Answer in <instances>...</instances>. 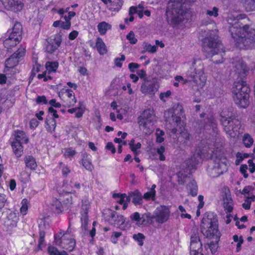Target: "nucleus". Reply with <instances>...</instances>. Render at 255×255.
I'll return each mask as SVG.
<instances>
[{
    "label": "nucleus",
    "mask_w": 255,
    "mask_h": 255,
    "mask_svg": "<svg viewBox=\"0 0 255 255\" xmlns=\"http://www.w3.org/2000/svg\"><path fill=\"white\" fill-rule=\"evenodd\" d=\"M227 21L231 35L240 49L252 48L255 43V29L251 27L250 20L244 14H228Z\"/></svg>",
    "instance_id": "nucleus-1"
},
{
    "label": "nucleus",
    "mask_w": 255,
    "mask_h": 255,
    "mask_svg": "<svg viewBox=\"0 0 255 255\" xmlns=\"http://www.w3.org/2000/svg\"><path fill=\"white\" fill-rule=\"evenodd\" d=\"M217 30L210 31L202 41V48L207 58H212V61L219 64L223 62L221 44L218 39Z\"/></svg>",
    "instance_id": "nucleus-2"
},
{
    "label": "nucleus",
    "mask_w": 255,
    "mask_h": 255,
    "mask_svg": "<svg viewBox=\"0 0 255 255\" xmlns=\"http://www.w3.org/2000/svg\"><path fill=\"white\" fill-rule=\"evenodd\" d=\"M250 92V89L243 79L234 83L232 91L233 98L239 107L246 108L249 106Z\"/></svg>",
    "instance_id": "nucleus-3"
},
{
    "label": "nucleus",
    "mask_w": 255,
    "mask_h": 255,
    "mask_svg": "<svg viewBox=\"0 0 255 255\" xmlns=\"http://www.w3.org/2000/svg\"><path fill=\"white\" fill-rule=\"evenodd\" d=\"M186 75L190 81H193L200 87L204 86L206 82L204 73V67L200 59L194 60L190 69L187 71Z\"/></svg>",
    "instance_id": "nucleus-4"
},
{
    "label": "nucleus",
    "mask_w": 255,
    "mask_h": 255,
    "mask_svg": "<svg viewBox=\"0 0 255 255\" xmlns=\"http://www.w3.org/2000/svg\"><path fill=\"white\" fill-rule=\"evenodd\" d=\"M22 33V25L20 23L15 22L13 27L7 30L5 34L3 45L7 48L15 46L21 39Z\"/></svg>",
    "instance_id": "nucleus-5"
},
{
    "label": "nucleus",
    "mask_w": 255,
    "mask_h": 255,
    "mask_svg": "<svg viewBox=\"0 0 255 255\" xmlns=\"http://www.w3.org/2000/svg\"><path fill=\"white\" fill-rule=\"evenodd\" d=\"M220 121L225 131L228 134L232 135V132L237 131L239 129V121L232 113H226L223 111L220 114Z\"/></svg>",
    "instance_id": "nucleus-6"
},
{
    "label": "nucleus",
    "mask_w": 255,
    "mask_h": 255,
    "mask_svg": "<svg viewBox=\"0 0 255 255\" xmlns=\"http://www.w3.org/2000/svg\"><path fill=\"white\" fill-rule=\"evenodd\" d=\"M212 152L213 154L210 157L212 165L209 167L208 172L211 177H217L227 170V165L225 161L218 157L217 153H214L213 151Z\"/></svg>",
    "instance_id": "nucleus-7"
},
{
    "label": "nucleus",
    "mask_w": 255,
    "mask_h": 255,
    "mask_svg": "<svg viewBox=\"0 0 255 255\" xmlns=\"http://www.w3.org/2000/svg\"><path fill=\"white\" fill-rule=\"evenodd\" d=\"M201 231L207 238H212L218 231L217 220L213 214H209L207 217L202 219L201 224Z\"/></svg>",
    "instance_id": "nucleus-8"
},
{
    "label": "nucleus",
    "mask_w": 255,
    "mask_h": 255,
    "mask_svg": "<svg viewBox=\"0 0 255 255\" xmlns=\"http://www.w3.org/2000/svg\"><path fill=\"white\" fill-rule=\"evenodd\" d=\"M55 244L62 248L72 251L75 246L76 243L72 235L69 232L63 233L62 232L56 234L54 236Z\"/></svg>",
    "instance_id": "nucleus-9"
},
{
    "label": "nucleus",
    "mask_w": 255,
    "mask_h": 255,
    "mask_svg": "<svg viewBox=\"0 0 255 255\" xmlns=\"http://www.w3.org/2000/svg\"><path fill=\"white\" fill-rule=\"evenodd\" d=\"M25 50L22 47H19L17 50L9 58H8L5 62V72H7L10 69H13V68L16 66L25 54Z\"/></svg>",
    "instance_id": "nucleus-10"
},
{
    "label": "nucleus",
    "mask_w": 255,
    "mask_h": 255,
    "mask_svg": "<svg viewBox=\"0 0 255 255\" xmlns=\"http://www.w3.org/2000/svg\"><path fill=\"white\" fill-rule=\"evenodd\" d=\"M170 212L166 206H160L156 208L152 216L150 215L149 219H154L159 224L166 222L169 219Z\"/></svg>",
    "instance_id": "nucleus-11"
},
{
    "label": "nucleus",
    "mask_w": 255,
    "mask_h": 255,
    "mask_svg": "<svg viewBox=\"0 0 255 255\" xmlns=\"http://www.w3.org/2000/svg\"><path fill=\"white\" fill-rule=\"evenodd\" d=\"M141 92L144 94L154 95L157 91L156 84L151 78H144L141 88Z\"/></svg>",
    "instance_id": "nucleus-12"
},
{
    "label": "nucleus",
    "mask_w": 255,
    "mask_h": 255,
    "mask_svg": "<svg viewBox=\"0 0 255 255\" xmlns=\"http://www.w3.org/2000/svg\"><path fill=\"white\" fill-rule=\"evenodd\" d=\"M150 217L149 214H144L141 216L139 213L136 212L130 216V218L132 222H136L138 226H145L149 223Z\"/></svg>",
    "instance_id": "nucleus-13"
},
{
    "label": "nucleus",
    "mask_w": 255,
    "mask_h": 255,
    "mask_svg": "<svg viewBox=\"0 0 255 255\" xmlns=\"http://www.w3.org/2000/svg\"><path fill=\"white\" fill-rule=\"evenodd\" d=\"M3 6L8 10L15 12L20 11L23 8V4L20 1L14 0H0Z\"/></svg>",
    "instance_id": "nucleus-14"
},
{
    "label": "nucleus",
    "mask_w": 255,
    "mask_h": 255,
    "mask_svg": "<svg viewBox=\"0 0 255 255\" xmlns=\"http://www.w3.org/2000/svg\"><path fill=\"white\" fill-rule=\"evenodd\" d=\"M61 41V37L59 35H56L53 38H49L46 46V51L50 53L54 52L59 47Z\"/></svg>",
    "instance_id": "nucleus-15"
},
{
    "label": "nucleus",
    "mask_w": 255,
    "mask_h": 255,
    "mask_svg": "<svg viewBox=\"0 0 255 255\" xmlns=\"http://www.w3.org/2000/svg\"><path fill=\"white\" fill-rule=\"evenodd\" d=\"M154 121H150L146 119H143V117L139 116L138 117V124L141 130H142L145 133H150L152 132V127L153 125Z\"/></svg>",
    "instance_id": "nucleus-16"
},
{
    "label": "nucleus",
    "mask_w": 255,
    "mask_h": 255,
    "mask_svg": "<svg viewBox=\"0 0 255 255\" xmlns=\"http://www.w3.org/2000/svg\"><path fill=\"white\" fill-rule=\"evenodd\" d=\"M12 141L21 144H26L29 139L26 133L22 130H17L14 131Z\"/></svg>",
    "instance_id": "nucleus-17"
},
{
    "label": "nucleus",
    "mask_w": 255,
    "mask_h": 255,
    "mask_svg": "<svg viewBox=\"0 0 255 255\" xmlns=\"http://www.w3.org/2000/svg\"><path fill=\"white\" fill-rule=\"evenodd\" d=\"M202 157V154H200L199 152L193 154L186 160L185 164H186L187 167L190 170L195 169L199 163V158H201Z\"/></svg>",
    "instance_id": "nucleus-18"
},
{
    "label": "nucleus",
    "mask_w": 255,
    "mask_h": 255,
    "mask_svg": "<svg viewBox=\"0 0 255 255\" xmlns=\"http://www.w3.org/2000/svg\"><path fill=\"white\" fill-rule=\"evenodd\" d=\"M59 200L64 203V208H66L67 210L73 204V199L71 192H66L60 193Z\"/></svg>",
    "instance_id": "nucleus-19"
},
{
    "label": "nucleus",
    "mask_w": 255,
    "mask_h": 255,
    "mask_svg": "<svg viewBox=\"0 0 255 255\" xmlns=\"http://www.w3.org/2000/svg\"><path fill=\"white\" fill-rule=\"evenodd\" d=\"M125 219L122 215L113 214V222L114 225L117 228L124 229L125 228Z\"/></svg>",
    "instance_id": "nucleus-20"
},
{
    "label": "nucleus",
    "mask_w": 255,
    "mask_h": 255,
    "mask_svg": "<svg viewBox=\"0 0 255 255\" xmlns=\"http://www.w3.org/2000/svg\"><path fill=\"white\" fill-rule=\"evenodd\" d=\"M188 193L192 196L197 195L198 187L194 179H189V182L186 187Z\"/></svg>",
    "instance_id": "nucleus-21"
},
{
    "label": "nucleus",
    "mask_w": 255,
    "mask_h": 255,
    "mask_svg": "<svg viewBox=\"0 0 255 255\" xmlns=\"http://www.w3.org/2000/svg\"><path fill=\"white\" fill-rule=\"evenodd\" d=\"M192 231L193 232L190 239V248H196V247H194V244L197 245V247H201L202 244L200 243L197 230L194 229Z\"/></svg>",
    "instance_id": "nucleus-22"
},
{
    "label": "nucleus",
    "mask_w": 255,
    "mask_h": 255,
    "mask_svg": "<svg viewBox=\"0 0 255 255\" xmlns=\"http://www.w3.org/2000/svg\"><path fill=\"white\" fill-rule=\"evenodd\" d=\"M23 144L11 141V145L12 151L15 155L19 158L22 156L23 153Z\"/></svg>",
    "instance_id": "nucleus-23"
},
{
    "label": "nucleus",
    "mask_w": 255,
    "mask_h": 255,
    "mask_svg": "<svg viewBox=\"0 0 255 255\" xmlns=\"http://www.w3.org/2000/svg\"><path fill=\"white\" fill-rule=\"evenodd\" d=\"M132 198V202L134 205H140L142 203V198L141 193L138 190H135L130 193Z\"/></svg>",
    "instance_id": "nucleus-24"
},
{
    "label": "nucleus",
    "mask_w": 255,
    "mask_h": 255,
    "mask_svg": "<svg viewBox=\"0 0 255 255\" xmlns=\"http://www.w3.org/2000/svg\"><path fill=\"white\" fill-rule=\"evenodd\" d=\"M26 166L31 170H34L37 167V163L35 158L30 155L26 156L24 158Z\"/></svg>",
    "instance_id": "nucleus-25"
},
{
    "label": "nucleus",
    "mask_w": 255,
    "mask_h": 255,
    "mask_svg": "<svg viewBox=\"0 0 255 255\" xmlns=\"http://www.w3.org/2000/svg\"><path fill=\"white\" fill-rule=\"evenodd\" d=\"M96 46L101 55L105 54L107 52L106 46L102 38L98 37L96 40Z\"/></svg>",
    "instance_id": "nucleus-26"
},
{
    "label": "nucleus",
    "mask_w": 255,
    "mask_h": 255,
    "mask_svg": "<svg viewBox=\"0 0 255 255\" xmlns=\"http://www.w3.org/2000/svg\"><path fill=\"white\" fill-rule=\"evenodd\" d=\"M56 127V121L54 119H47L45 121V128L47 130L50 132L55 131Z\"/></svg>",
    "instance_id": "nucleus-27"
},
{
    "label": "nucleus",
    "mask_w": 255,
    "mask_h": 255,
    "mask_svg": "<svg viewBox=\"0 0 255 255\" xmlns=\"http://www.w3.org/2000/svg\"><path fill=\"white\" fill-rule=\"evenodd\" d=\"M82 164L85 168L90 171L93 169V165L91 161V156L87 154H84L82 159Z\"/></svg>",
    "instance_id": "nucleus-28"
},
{
    "label": "nucleus",
    "mask_w": 255,
    "mask_h": 255,
    "mask_svg": "<svg viewBox=\"0 0 255 255\" xmlns=\"http://www.w3.org/2000/svg\"><path fill=\"white\" fill-rule=\"evenodd\" d=\"M214 124V119L213 117H207L203 121H201L199 124L201 128L208 129L209 128L213 127Z\"/></svg>",
    "instance_id": "nucleus-29"
},
{
    "label": "nucleus",
    "mask_w": 255,
    "mask_h": 255,
    "mask_svg": "<svg viewBox=\"0 0 255 255\" xmlns=\"http://www.w3.org/2000/svg\"><path fill=\"white\" fill-rule=\"evenodd\" d=\"M86 110V106L83 102H80L78 103V106L76 107L75 117L77 118H81Z\"/></svg>",
    "instance_id": "nucleus-30"
},
{
    "label": "nucleus",
    "mask_w": 255,
    "mask_h": 255,
    "mask_svg": "<svg viewBox=\"0 0 255 255\" xmlns=\"http://www.w3.org/2000/svg\"><path fill=\"white\" fill-rule=\"evenodd\" d=\"M237 72L241 76H244L249 71L247 65L243 63L239 62L236 67Z\"/></svg>",
    "instance_id": "nucleus-31"
},
{
    "label": "nucleus",
    "mask_w": 255,
    "mask_h": 255,
    "mask_svg": "<svg viewBox=\"0 0 255 255\" xmlns=\"http://www.w3.org/2000/svg\"><path fill=\"white\" fill-rule=\"evenodd\" d=\"M98 30L100 34H105L107 30L111 28V25L105 21L100 22L97 26Z\"/></svg>",
    "instance_id": "nucleus-32"
},
{
    "label": "nucleus",
    "mask_w": 255,
    "mask_h": 255,
    "mask_svg": "<svg viewBox=\"0 0 255 255\" xmlns=\"http://www.w3.org/2000/svg\"><path fill=\"white\" fill-rule=\"evenodd\" d=\"M58 65V63L57 62H46L45 67L48 74H50L51 72H55L56 71Z\"/></svg>",
    "instance_id": "nucleus-33"
},
{
    "label": "nucleus",
    "mask_w": 255,
    "mask_h": 255,
    "mask_svg": "<svg viewBox=\"0 0 255 255\" xmlns=\"http://www.w3.org/2000/svg\"><path fill=\"white\" fill-rule=\"evenodd\" d=\"M140 117H143V119H148L150 121H155V116L154 114L153 111L150 109L144 110Z\"/></svg>",
    "instance_id": "nucleus-34"
},
{
    "label": "nucleus",
    "mask_w": 255,
    "mask_h": 255,
    "mask_svg": "<svg viewBox=\"0 0 255 255\" xmlns=\"http://www.w3.org/2000/svg\"><path fill=\"white\" fill-rule=\"evenodd\" d=\"M254 139L249 133H245L243 137V142L244 145L247 147H250L254 143Z\"/></svg>",
    "instance_id": "nucleus-35"
},
{
    "label": "nucleus",
    "mask_w": 255,
    "mask_h": 255,
    "mask_svg": "<svg viewBox=\"0 0 255 255\" xmlns=\"http://www.w3.org/2000/svg\"><path fill=\"white\" fill-rule=\"evenodd\" d=\"M247 11L255 10V0H242Z\"/></svg>",
    "instance_id": "nucleus-36"
},
{
    "label": "nucleus",
    "mask_w": 255,
    "mask_h": 255,
    "mask_svg": "<svg viewBox=\"0 0 255 255\" xmlns=\"http://www.w3.org/2000/svg\"><path fill=\"white\" fill-rule=\"evenodd\" d=\"M21 206L20 209V213L22 215L24 216L27 213L28 207L29 205V202L26 199H23L21 202Z\"/></svg>",
    "instance_id": "nucleus-37"
},
{
    "label": "nucleus",
    "mask_w": 255,
    "mask_h": 255,
    "mask_svg": "<svg viewBox=\"0 0 255 255\" xmlns=\"http://www.w3.org/2000/svg\"><path fill=\"white\" fill-rule=\"evenodd\" d=\"M65 91L67 94V96L69 99V106H73L77 101L73 91L70 89H66Z\"/></svg>",
    "instance_id": "nucleus-38"
},
{
    "label": "nucleus",
    "mask_w": 255,
    "mask_h": 255,
    "mask_svg": "<svg viewBox=\"0 0 255 255\" xmlns=\"http://www.w3.org/2000/svg\"><path fill=\"white\" fill-rule=\"evenodd\" d=\"M223 204H230V202H233L229 189H225L224 194L223 196Z\"/></svg>",
    "instance_id": "nucleus-39"
},
{
    "label": "nucleus",
    "mask_w": 255,
    "mask_h": 255,
    "mask_svg": "<svg viewBox=\"0 0 255 255\" xmlns=\"http://www.w3.org/2000/svg\"><path fill=\"white\" fill-rule=\"evenodd\" d=\"M19 178L22 182L26 183L30 179V174L25 170H22L19 173Z\"/></svg>",
    "instance_id": "nucleus-40"
},
{
    "label": "nucleus",
    "mask_w": 255,
    "mask_h": 255,
    "mask_svg": "<svg viewBox=\"0 0 255 255\" xmlns=\"http://www.w3.org/2000/svg\"><path fill=\"white\" fill-rule=\"evenodd\" d=\"M126 197V194L114 193L113 194V198H114L117 202L120 204H123L125 202V198Z\"/></svg>",
    "instance_id": "nucleus-41"
},
{
    "label": "nucleus",
    "mask_w": 255,
    "mask_h": 255,
    "mask_svg": "<svg viewBox=\"0 0 255 255\" xmlns=\"http://www.w3.org/2000/svg\"><path fill=\"white\" fill-rule=\"evenodd\" d=\"M64 156L67 158H71L76 154V151L72 148H66L62 151Z\"/></svg>",
    "instance_id": "nucleus-42"
},
{
    "label": "nucleus",
    "mask_w": 255,
    "mask_h": 255,
    "mask_svg": "<svg viewBox=\"0 0 255 255\" xmlns=\"http://www.w3.org/2000/svg\"><path fill=\"white\" fill-rule=\"evenodd\" d=\"M123 0H113V11H118L123 4Z\"/></svg>",
    "instance_id": "nucleus-43"
},
{
    "label": "nucleus",
    "mask_w": 255,
    "mask_h": 255,
    "mask_svg": "<svg viewBox=\"0 0 255 255\" xmlns=\"http://www.w3.org/2000/svg\"><path fill=\"white\" fill-rule=\"evenodd\" d=\"M54 206L58 213H60L64 210H67L66 208L64 207V203L61 200H56L55 202Z\"/></svg>",
    "instance_id": "nucleus-44"
},
{
    "label": "nucleus",
    "mask_w": 255,
    "mask_h": 255,
    "mask_svg": "<svg viewBox=\"0 0 255 255\" xmlns=\"http://www.w3.org/2000/svg\"><path fill=\"white\" fill-rule=\"evenodd\" d=\"M219 8L217 7H213L212 9H207L206 11V15L211 17H217L218 16Z\"/></svg>",
    "instance_id": "nucleus-45"
},
{
    "label": "nucleus",
    "mask_w": 255,
    "mask_h": 255,
    "mask_svg": "<svg viewBox=\"0 0 255 255\" xmlns=\"http://www.w3.org/2000/svg\"><path fill=\"white\" fill-rule=\"evenodd\" d=\"M144 238V236L141 233H138L137 234H134L133 235V239L136 241L138 243V245L140 246L143 245V241Z\"/></svg>",
    "instance_id": "nucleus-46"
},
{
    "label": "nucleus",
    "mask_w": 255,
    "mask_h": 255,
    "mask_svg": "<svg viewBox=\"0 0 255 255\" xmlns=\"http://www.w3.org/2000/svg\"><path fill=\"white\" fill-rule=\"evenodd\" d=\"M126 60V57L124 55L122 54L120 57L115 58L114 63L115 66L117 67L121 68L123 65V62Z\"/></svg>",
    "instance_id": "nucleus-47"
},
{
    "label": "nucleus",
    "mask_w": 255,
    "mask_h": 255,
    "mask_svg": "<svg viewBox=\"0 0 255 255\" xmlns=\"http://www.w3.org/2000/svg\"><path fill=\"white\" fill-rule=\"evenodd\" d=\"M236 156L237 157V159L236 160V164L238 165L244 160V159L249 157V154L244 153L243 154L240 152H238Z\"/></svg>",
    "instance_id": "nucleus-48"
},
{
    "label": "nucleus",
    "mask_w": 255,
    "mask_h": 255,
    "mask_svg": "<svg viewBox=\"0 0 255 255\" xmlns=\"http://www.w3.org/2000/svg\"><path fill=\"white\" fill-rule=\"evenodd\" d=\"M155 193H156L155 191H151L150 190L149 191L145 193L143 195V198H144L146 200H149L150 199L154 200L155 196Z\"/></svg>",
    "instance_id": "nucleus-49"
},
{
    "label": "nucleus",
    "mask_w": 255,
    "mask_h": 255,
    "mask_svg": "<svg viewBox=\"0 0 255 255\" xmlns=\"http://www.w3.org/2000/svg\"><path fill=\"white\" fill-rule=\"evenodd\" d=\"M144 48L146 51L154 53L157 50V46L155 45H151L150 44L145 43H144Z\"/></svg>",
    "instance_id": "nucleus-50"
},
{
    "label": "nucleus",
    "mask_w": 255,
    "mask_h": 255,
    "mask_svg": "<svg viewBox=\"0 0 255 255\" xmlns=\"http://www.w3.org/2000/svg\"><path fill=\"white\" fill-rule=\"evenodd\" d=\"M44 238H45V233L40 231L39 232V240L38 242V247L40 250L42 249V248L43 247V243L44 242Z\"/></svg>",
    "instance_id": "nucleus-51"
},
{
    "label": "nucleus",
    "mask_w": 255,
    "mask_h": 255,
    "mask_svg": "<svg viewBox=\"0 0 255 255\" xmlns=\"http://www.w3.org/2000/svg\"><path fill=\"white\" fill-rule=\"evenodd\" d=\"M127 38L130 44H135L137 41L134 37V34L133 31H130L127 35Z\"/></svg>",
    "instance_id": "nucleus-52"
},
{
    "label": "nucleus",
    "mask_w": 255,
    "mask_h": 255,
    "mask_svg": "<svg viewBox=\"0 0 255 255\" xmlns=\"http://www.w3.org/2000/svg\"><path fill=\"white\" fill-rule=\"evenodd\" d=\"M60 168L61 169L62 174L64 176H67L70 172L69 167L67 165L63 164L62 163H60Z\"/></svg>",
    "instance_id": "nucleus-53"
},
{
    "label": "nucleus",
    "mask_w": 255,
    "mask_h": 255,
    "mask_svg": "<svg viewBox=\"0 0 255 255\" xmlns=\"http://www.w3.org/2000/svg\"><path fill=\"white\" fill-rule=\"evenodd\" d=\"M208 246L212 253H215L217 251L218 247V241H216L215 243L211 242L209 244H208Z\"/></svg>",
    "instance_id": "nucleus-54"
},
{
    "label": "nucleus",
    "mask_w": 255,
    "mask_h": 255,
    "mask_svg": "<svg viewBox=\"0 0 255 255\" xmlns=\"http://www.w3.org/2000/svg\"><path fill=\"white\" fill-rule=\"evenodd\" d=\"M89 207V201L87 199L82 200V208L84 211V213L87 214V212Z\"/></svg>",
    "instance_id": "nucleus-55"
},
{
    "label": "nucleus",
    "mask_w": 255,
    "mask_h": 255,
    "mask_svg": "<svg viewBox=\"0 0 255 255\" xmlns=\"http://www.w3.org/2000/svg\"><path fill=\"white\" fill-rule=\"evenodd\" d=\"M37 77L38 79H43L44 81L51 79V77L49 75V74H48L46 71L42 74H38Z\"/></svg>",
    "instance_id": "nucleus-56"
},
{
    "label": "nucleus",
    "mask_w": 255,
    "mask_h": 255,
    "mask_svg": "<svg viewBox=\"0 0 255 255\" xmlns=\"http://www.w3.org/2000/svg\"><path fill=\"white\" fill-rule=\"evenodd\" d=\"M230 203L223 204V207L226 213H231L233 210V202H230Z\"/></svg>",
    "instance_id": "nucleus-57"
},
{
    "label": "nucleus",
    "mask_w": 255,
    "mask_h": 255,
    "mask_svg": "<svg viewBox=\"0 0 255 255\" xmlns=\"http://www.w3.org/2000/svg\"><path fill=\"white\" fill-rule=\"evenodd\" d=\"M247 169L248 166L246 164H242L240 167V171L243 174L244 177L245 178H248L249 176V175L247 172Z\"/></svg>",
    "instance_id": "nucleus-58"
},
{
    "label": "nucleus",
    "mask_w": 255,
    "mask_h": 255,
    "mask_svg": "<svg viewBox=\"0 0 255 255\" xmlns=\"http://www.w3.org/2000/svg\"><path fill=\"white\" fill-rule=\"evenodd\" d=\"M48 252L50 255H58L59 252L54 247L50 246L48 248Z\"/></svg>",
    "instance_id": "nucleus-59"
},
{
    "label": "nucleus",
    "mask_w": 255,
    "mask_h": 255,
    "mask_svg": "<svg viewBox=\"0 0 255 255\" xmlns=\"http://www.w3.org/2000/svg\"><path fill=\"white\" fill-rule=\"evenodd\" d=\"M181 137L186 141H189L191 139L190 133L186 130L182 131L181 133Z\"/></svg>",
    "instance_id": "nucleus-60"
},
{
    "label": "nucleus",
    "mask_w": 255,
    "mask_h": 255,
    "mask_svg": "<svg viewBox=\"0 0 255 255\" xmlns=\"http://www.w3.org/2000/svg\"><path fill=\"white\" fill-rule=\"evenodd\" d=\"M78 71L82 76H88L89 75L87 69L84 66H79Z\"/></svg>",
    "instance_id": "nucleus-61"
},
{
    "label": "nucleus",
    "mask_w": 255,
    "mask_h": 255,
    "mask_svg": "<svg viewBox=\"0 0 255 255\" xmlns=\"http://www.w3.org/2000/svg\"><path fill=\"white\" fill-rule=\"evenodd\" d=\"M49 104L50 105V107L59 108L61 107V105L60 103L57 102L55 99H53L49 101Z\"/></svg>",
    "instance_id": "nucleus-62"
},
{
    "label": "nucleus",
    "mask_w": 255,
    "mask_h": 255,
    "mask_svg": "<svg viewBox=\"0 0 255 255\" xmlns=\"http://www.w3.org/2000/svg\"><path fill=\"white\" fill-rule=\"evenodd\" d=\"M48 112L52 116V119H57L59 117L57 111L53 107H49L48 108Z\"/></svg>",
    "instance_id": "nucleus-63"
},
{
    "label": "nucleus",
    "mask_w": 255,
    "mask_h": 255,
    "mask_svg": "<svg viewBox=\"0 0 255 255\" xmlns=\"http://www.w3.org/2000/svg\"><path fill=\"white\" fill-rule=\"evenodd\" d=\"M248 162L250 166V171L252 173H254L255 171V164L253 162V159L249 160Z\"/></svg>",
    "instance_id": "nucleus-64"
}]
</instances>
